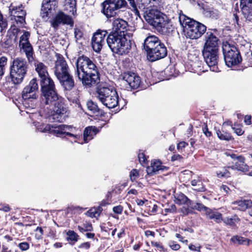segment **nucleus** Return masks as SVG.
<instances>
[{"label": "nucleus", "instance_id": "1", "mask_svg": "<svg viewBox=\"0 0 252 252\" xmlns=\"http://www.w3.org/2000/svg\"><path fill=\"white\" fill-rule=\"evenodd\" d=\"M75 74L82 81L83 85L88 87L99 82V74L95 64L88 57H79L77 60Z\"/></svg>", "mask_w": 252, "mask_h": 252}, {"label": "nucleus", "instance_id": "2", "mask_svg": "<svg viewBox=\"0 0 252 252\" xmlns=\"http://www.w3.org/2000/svg\"><path fill=\"white\" fill-rule=\"evenodd\" d=\"M144 18L147 23L162 34L169 32L172 27L171 21L168 17L155 8L147 10L144 12Z\"/></svg>", "mask_w": 252, "mask_h": 252}, {"label": "nucleus", "instance_id": "3", "mask_svg": "<svg viewBox=\"0 0 252 252\" xmlns=\"http://www.w3.org/2000/svg\"><path fill=\"white\" fill-rule=\"evenodd\" d=\"M106 42L112 52L119 55L128 54L131 49L130 41L125 32H111L107 36Z\"/></svg>", "mask_w": 252, "mask_h": 252}, {"label": "nucleus", "instance_id": "4", "mask_svg": "<svg viewBox=\"0 0 252 252\" xmlns=\"http://www.w3.org/2000/svg\"><path fill=\"white\" fill-rule=\"evenodd\" d=\"M179 21L184 28L187 38L196 39L200 38L206 32V27L185 15L179 16Z\"/></svg>", "mask_w": 252, "mask_h": 252}, {"label": "nucleus", "instance_id": "5", "mask_svg": "<svg viewBox=\"0 0 252 252\" xmlns=\"http://www.w3.org/2000/svg\"><path fill=\"white\" fill-rule=\"evenodd\" d=\"M52 105H53L51 112L52 119L59 122H63L69 114L67 107L64 103V99L58 95L54 100L45 102L40 105V107L44 108L47 106V108H48V106Z\"/></svg>", "mask_w": 252, "mask_h": 252}, {"label": "nucleus", "instance_id": "6", "mask_svg": "<svg viewBox=\"0 0 252 252\" xmlns=\"http://www.w3.org/2000/svg\"><path fill=\"white\" fill-rule=\"evenodd\" d=\"M96 97L106 107L115 108L118 104V95L111 87H100L96 91Z\"/></svg>", "mask_w": 252, "mask_h": 252}, {"label": "nucleus", "instance_id": "7", "mask_svg": "<svg viewBox=\"0 0 252 252\" xmlns=\"http://www.w3.org/2000/svg\"><path fill=\"white\" fill-rule=\"evenodd\" d=\"M27 72V63L22 58L14 59L10 66V75L11 81L14 84L21 83Z\"/></svg>", "mask_w": 252, "mask_h": 252}, {"label": "nucleus", "instance_id": "8", "mask_svg": "<svg viewBox=\"0 0 252 252\" xmlns=\"http://www.w3.org/2000/svg\"><path fill=\"white\" fill-rule=\"evenodd\" d=\"M41 87L40 105L54 100L58 95L54 81L49 76L40 79Z\"/></svg>", "mask_w": 252, "mask_h": 252}, {"label": "nucleus", "instance_id": "9", "mask_svg": "<svg viewBox=\"0 0 252 252\" xmlns=\"http://www.w3.org/2000/svg\"><path fill=\"white\" fill-rule=\"evenodd\" d=\"M224 59L228 67L237 65L241 61V57L237 48L228 42L223 43L222 46Z\"/></svg>", "mask_w": 252, "mask_h": 252}, {"label": "nucleus", "instance_id": "10", "mask_svg": "<svg viewBox=\"0 0 252 252\" xmlns=\"http://www.w3.org/2000/svg\"><path fill=\"white\" fill-rule=\"evenodd\" d=\"M38 85L37 79L35 78L32 79L29 84L23 90L22 96L24 100V105L26 107L34 108L35 105L31 103V105L28 104V101H32V100L36 99L38 97Z\"/></svg>", "mask_w": 252, "mask_h": 252}, {"label": "nucleus", "instance_id": "11", "mask_svg": "<svg viewBox=\"0 0 252 252\" xmlns=\"http://www.w3.org/2000/svg\"><path fill=\"white\" fill-rule=\"evenodd\" d=\"M75 130V128L71 126L64 125L57 126L56 124H54L52 125H46L42 131L44 132H49V133L54 134L57 136L59 137L69 136L74 137L76 139H77L80 137L79 135L74 134L71 133L74 132Z\"/></svg>", "mask_w": 252, "mask_h": 252}, {"label": "nucleus", "instance_id": "12", "mask_svg": "<svg viewBox=\"0 0 252 252\" xmlns=\"http://www.w3.org/2000/svg\"><path fill=\"white\" fill-rule=\"evenodd\" d=\"M202 54L204 60L210 67V70L214 72L219 71L218 67V50H203Z\"/></svg>", "mask_w": 252, "mask_h": 252}, {"label": "nucleus", "instance_id": "13", "mask_svg": "<svg viewBox=\"0 0 252 252\" xmlns=\"http://www.w3.org/2000/svg\"><path fill=\"white\" fill-rule=\"evenodd\" d=\"M58 7L56 0H43L42 2L40 15L42 18H47L54 15Z\"/></svg>", "mask_w": 252, "mask_h": 252}, {"label": "nucleus", "instance_id": "14", "mask_svg": "<svg viewBox=\"0 0 252 252\" xmlns=\"http://www.w3.org/2000/svg\"><path fill=\"white\" fill-rule=\"evenodd\" d=\"M107 34L106 30H97L92 38V46L95 52H99L105 44V37Z\"/></svg>", "mask_w": 252, "mask_h": 252}, {"label": "nucleus", "instance_id": "15", "mask_svg": "<svg viewBox=\"0 0 252 252\" xmlns=\"http://www.w3.org/2000/svg\"><path fill=\"white\" fill-rule=\"evenodd\" d=\"M52 27L57 30L60 24L68 25L73 27L74 22L72 18L69 16L65 14L63 12H59L54 18L51 21Z\"/></svg>", "mask_w": 252, "mask_h": 252}, {"label": "nucleus", "instance_id": "16", "mask_svg": "<svg viewBox=\"0 0 252 252\" xmlns=\"http://www.w3.org/2000/svg\"><path fill=\"white\" fill-rule=\"evenodd\" d=\"M69 73L67 63L63 57H59L55 62L54 74L57 78H62L63 75Z\"/></svg>", "mask_w": 252, "mask_h": 252}, {"label": "nucleus", "instance_id": "17", "mask_svg": "<svg viewBox=\"0 0 252 252\" xmlns=\"http://www.w3.org/2000/svg\"><path fill=\"white\" fill-rule=\"evenodd\" d=\"M161 43V40L155 35H150L146 38L144 40V48L147 52V57Z\"/></svg>", "mask_w": 252, "mask_h": 252}, {"label": "nucleus", "instance_id": "18", "mask_svg": "<svg viewBox=\"0 0 252 252\" xmlns=\"http://www.w3.org/2000/svg\"><path fill=\"white\" fill-rule=\"evenodd\" d=\"M167 50L163 43L157 46L154 51L149 54L148 59L151 62H154L163 59L167 56Z\"/></svg>", "mask_w": 252, "mask_h": 252}, {"label": "nucleus", "instance_id": "19", "mask_svg": "<svg viewBox=\"0 0 252 252\" xmlns=\"http://www.w3.org/2000/svg\"><path fill=\"white\" fill-rule=\"evenodd\" d=\"M123 80L126 81L131 88L133 89L138 88L141 83L140 77L131 72L124 73L123 75Z\"/></svg>", "mask_w": 252, "mask_h": 252}, {"label": "nucleus", "instance_id": "20", "mask_svg": "<svg viewBox=\"0 0 252 252\" xmlns=\"http://www.w3.org/2000/svg\"><path fill=\"white\" fill-rule=\"evenodd\" d=\"M206 42L203 50H218V38L212 32H208L205 35Z\"/></svg>", "mask_w": 252, "mask_h": 252}, {"label": "nucleus", "instance_id": "21", "mask_svg": "<svg viewBox=\"0 0 252 252\" xmlns=\"http://www.w3.org/2000/svg\"><path fill=\"white\" fill-rule=\"evenodd\" d=\"M167 168L162 165L160 161L158 160H152L151 165L147 167V172L148 175L153 176L157 174L159 171L166 170Z\"/></svg>", "mask_w": 252, "mask_h": 252}, {"label": "nucleus", "instance_id": "22", "mask_svg": "<svg viewBox=\"0 0 252 252\" xmlns=\"http://www.w3.org/2000/svg\"><path fill=\"white\" fill-rule=\"evenodd\" d=\"M245 160L246 159L243 156L242 157H240L238 160L234 162L233 165L229 166L228 168H230L234 170H237L242 172H247L249 170V167L246 163Z\"/></svg>", "mask_w": 252, "mask_h": 252}, {"label": "nucleus", "instance_id": "23", "mask_svg": "<svg viewBox=\"0 0 252 252\" xmlns=\"http://www.w3.org/2000/svg\"><path fill=\"white\" fill-rule=\"evenodd\" d=\"M61 85L66 90H71L74 85V82L72 76L69 73L62 76V78H59Z\"/></svg>", "mask_w": 252, "mask_h": 252}, {"label": "nucleus", "instance_id": "24", "mask_svg": "<svg viewBox=\"0 0 252 252\" xmlns=\"http://www.w3.org/2000/svg\"><path fill=\"white\" fill-rule=\"evenodd\" d=\"M102 12L108 18L114 16L116 14V10L108 0H105L102 3Z\"/></svg>", "mask_w": 252, "mask_h": 252}, {"label": "nucleus", "instance_id": "25", "mask_svg": "<svg viewBox=\"0 0 252 252\" xmlns=\"http://www.w3.org/2000/svg\"><path fill=\"white\" fill-rule=\"evenodd\" d=\"M35 70L37 73L40 79L49 76L47 67L43 63L36 62L34 63Z\"/></svg>", "mask_w": 252, "mask_h": 252}, {"label": "nucleus", "instance_id": "26", "mask_svg": "<svg viewBox=\"0 0 252 252\" xmlns=\"http://www.w3.org/2000/svg\"><path fill=\"white\" fill-rule=\"evenodd\" d=\"M127 27V23L122 19H116L113 22V32H125Z\"/></svg>", "mask_w": 252, "mask_h": 252}, {"label": "nucleus", "instance_id": "27", "mask_svg": "<svg viewBox=\"0 0 252 252\" xmlns=\"http://www.w3.org/2000/svg\"><path fill=\"white\" fill-rule=\"evenodd\" d=\"M232 204L233 208L244 211L252 206V202L251 200H241L233 202Z\"/></svg>", "mask_w": 252, "mask_h": 252}, {"label": "nucleus", "instance_id": "28", "mask_svg": "<svg viewBox=\"0 0 252 252\" xmlns=\"http://www.w3.org/2000/svg\"><path fill=\"white\" fill-rule=\"evenodd\" d=\"M97 129L95 127L89 126L86 127L84 131V140L85 142L93 138L94 135L97 132Z\"/></svg>", "mask_w": 252, "mask_h": 252}, {"label": "nucleus", "instance_id": "29", "mask_svg": "<svg viewBox=\"0 0 252 252\" xmlns=\"http://www.w3.org/2000/svg\"><path fill=\"white\" fill-rule=\"evenodd\" d=\"M206 215L208 219H213L217 223H220L222 220L221 214L212 211L210 209L207 210Z\"/></svg>", "mask_w": 252, "mask_h": 252}, {"label": "nucleus", "instance_id": "30", "mask_svg": "<svg viewBox=\"0 0 252 252\" xmlns=\"http://www.w3.org/2000/svg\"><path fill=\"white\" fill-rule=\"evenodd\" d=\"M242 11L246 15V19L252 22V3L249 4H241Z\"/></svg>", "mask_w": 252, "mask_h": 252}, {"label": "nucleus", "instance_id": "31", "mask_svg": "<svg viewBox=\"0 0 252 252\" xmlns=\"http://www.w3.org/2000/svg\"><path fill=\"white\" fill-rule=\"evenodd\" d=\"M156 0H136V6H138L139 9H148L154 5V2ZM137 10L136 9H134Z\"/></svg>", "mask_w": 252, "mask_h": 252}, {"label": "nucleus", "instance_id": "32", "mask_svg": "<svg viewBox=\"0 0 252 252\" xmlns=\"http://www.w3.org/2000/svg\"><path fill=\"white\" fill-rule=\"evenodd\" d=\"M76 1L75 0H65V10L70 14L74 15L76 12Z\"/></svg>", "mask_w": 252, "mask_h": 252}, {"label": "nucleus", "instance_id": "33", "mask_svg": "<svg viewBox=\"0 0 252 252\" xmlns=\"http://www.w3.org/2000/svg\"><path fill=\"white\" fill-rule=\"evenodd\" d=\"M231 242L235 244L249 246L251 241L250 239L239 235L233 236L230 240Z\"/></svg>", "mask_w": 252, "mask_h": 252}, {"label": "nucleus", "instance_id": "34", "mask_svg": "<svg viewBox=\"0 0 252 252\" xmlns=\"http://www.w3.org/2000/svg\"><path fill=\"white\" fill-rule=\"evenodd\" d=\"M21 48L23 49L24 52L25 53L28 61L30 63L32 62L33 61L34 58L33 57V49L31 44H28L23 46H22Z\"/></svg>", "mask_w": 252, "mask_h": 252}, {"label": "nucleus", "instance_id": "35", "mask_svg": "<svg viewBox=\"0 0 252 252\" xmlns=\"http://www.w3.org/2000/svg\"><path fill=\"white\" fill-rule=\"evenodd\" d=\"M190 201V200H189L185 195L182 193H176L175 195L174 201L176 204H187L188 206H189V201Z\"/></svg>", "mask_w": 252, "mask_h": 252}, {"label": "nucleus", "instance_id": "36", "mask_svg": "<svg viewBox=\"0 0 252 252\" xmlns=\"http://www.w3.org/2000/svg\"><path fill=\"white\" fill-rule=\"evenodd\" d=\"M87 106L89 110L96 115L101 114V111L98 108L96 104L92 100H89L87 103Z\"/></svg>", "mask_w": 252, "mask_h": 252}, {"label": "nucleus", "instance_id": "37", "mask_svg": "<svg viewBox=\"0 0 252 252\" xmlns=\"http://www.w3.org/2000/svg\"><path fill=\"white\" fill-rule=\"evenodd\" d=\"M66 240L72 243L73 244L75 243L78 239L79 235L73 230H68L66 232Z\"/></svg>", "mask_w": 252, "mask_h": 252}, {"label": "nucleus", "instance_id": "38", "mask_svg": "<svg viewBox=\"0 0 252 252\" xmlns=\"http://www.w3.org/2000/svg\"><path fill=\"white\" fill-rule=\"evenodd\" d=\"M223 222L227 225L231 227L235 226L236 223L239 221V219L237 216H234L232 218H225L222 219Z\"/></svg>", "mask_w": 252, "mask_h": 252}, {"label": "nucleus", "instance_id": "39", "mask_svg": "<svg viewBox=\"0 0 252 252\" xmlns=\"http://www.w3.org/2000/svg\"><path fill=\"white\" fill-rule=\"evenodd\" d=\"M111 4L114 7V8L117 10L123 7H125L126 4V2L125 0H108Z\"/></svg>", "mask_w": 252, "mask_h": 252}, {"label": "nucleus", "instance_id": "40", "mask_svg": "<svg viewBox=\"0 0 252 252\" xmlns=\"http://www.w3.org/2000/svg\"><path fill=\"white\" fill-rule=\"evenodd\" d=\"M189 207H190L192 209H196L198 211L204 210L206 213L207 212V210L209 209V208H207L203 204L197 203V202H193L191 200L189 201Z\"/></svg>", "mask_w": 252, "mask_h": 252}, {"label": "nucleus", "instance_id": "41", "mask_svg": "<svg viewBox=\"0 0 252 252\" xmlns=\"http://www.w3.org/2000/svg\"><path fill=\"white\" fill-rule=\"evenodd\" d=\"M30 33L28 32H24L20 38L19 46L22 47L28 44H31L29 41Z\"/></svg>", "mask_w": 252, "mask_h": 252}, {"label": "nucleus", "instance_id": "42", "mask_svg": "<svg viewBox=\"0 0 252 252\" xmlns=\"http://www.w3.org/2000/svg\"><path fill=\"white\" fill-rule=\"evenodd\" d=\"M218 137L220 139L222 140L229 141L232 139V136L230 133L224 131L223 130L220 131L218 130L216 131Z\"/></svg>", "mask_w": 252, "mask_h": 252}, {"label": "nucleus", "instance_id": "43", "mask_svg": "<svg viewBox=\"0 0 252 252\" xmlns=\"http://www.w3.org/2000/svg\"><path fill=\"white\" fill-rule=\"evenodd\" d=\"M6 40L4 42V44L7 47H10L16 44L17 42L18 38L17 36H11L7 33Z\"/></svg>", "mask_w": 252, "mask_h": 252}, {"label": "nucleus", "instance_id": "44", "mask_svg": "<svg viewBox=\"0 0 252 252\" xmlns=\"http://www.w3.org/2000/svg\"><path fill=\"white\" fill-rule=\"evenodd\" d=\"M191 184L192 186L195 187L199 186V187L194 188V189L197 191H203L205 190V188L203 185L202 181L200 180H193L191 181Z\"/></svg>", "mask_w": 252, "mask_h": 252}, {"label": "nucleus", "instance_id": "45", "mask_svg": "<svg viewBox=\"0 0 252 252\" xmlns=\"http://www.w3.org/2000/svg\"><path fill=\"white\" fill-rule=\"evenodd\" d=\"M7 62V59L6 57L4 56L0 57V78L4 74Z\"/></svg>", "mask_w": 252, "mask_h": 252}, {"label": "nucleus", "instance_id": "46", "mask_svg": "<svg viewBox=\"0 0 252 252\" xmlns=\"http://www.w3.org/2000/svg\"><path fill=\"white\" fill-rule=\"evenodd\" d=\"M100 214V210L97 208H92L86 212V215L92 218H96Z\"/></svg>", "mask_w": 252, "mask_h": 252}, {"label": "nucleus", "instance_id": "47", "mask_svg": "<svg viewBox=\"0 0 252 252\" xmlns=\"http://www.w3.org/2000/svg\"><path fill=\"white\" fill-rule=\"evenodd\" d=\"M22 16H19L18 17H13L16 24L19 27H22L25 23V17L26 14V12H22Z\"/></svg>", "mask_w": 252, "mask_h": 252}, {"label": "nucleus", "instance_id": "48", "mask_svg": "<svg viewBox=\"0 0 252 252\" xmlns=\"http://www.w3.org/2000/svg\"><path fill=\"white\" fill-rule=\"evenodd\" d=\"M78 229L80 232L83 233L86 231H91L93 230V227L91 223L86 222L83 223V226L78 225Z\"/></svg>", "mask_w": 252, "mask_h": 252}, {"label": "nucleus", "instance_id": "49", "mask_svg": "<svg viewBox=\"0 0 252 252\" xmlns=\"http://www.w3.org/2000/svg\"><path fill=\"white\" fill-rule=\"evenodd\" d=\"M20 32L21 31L15 25H13L8 31L7 33L11 36H17L18 38V35Z\"/></svg>", "mask_w": 252, "mask_h": 252}, {"label": "nucleus", "instance_id": "50", "mask_svg": "<svg viewBox=\"0 0 252 252\" xmlns=\"http://www.w3.org/2000/svg\"><path fill=\"white\" fill-rule=\"evenodd\" d=\"M217 175L219 178L228 177L230 173L226 169L223 168L217 171Z\"/></svg>", "mask_w": 252, "mask_h": 252}, {"label": "nucleus", "instance_id": "51", "mask_svg": "<svg viewBox=\"0 0 252 252\" xmlns=\"http://www.w3.org/2000/svg\"><path fill=\"white\" fill-rule=\"evenodd\" d=\"M74 37L76 42L81 40L83 36V33L82 31L78 28H74Z\"/></svg>", "mask_w": 252, "mask_h": 252}, {"label": "nucleus", "instance_id": "52", "mask_svg": "<svg viewBox=\"0 0 252 252\" xmlns=\"http://www.w3.org/2000/svg\"><path fill=\"white\" fill-rule=\"evenodd\" d=\"M22 12H26L22 9L21 7L16 8L15 9H13L11 11V15L13 17H18L19 16H22Z\"/></svg>", "mask_w": 252, "mask_h": 252}, {"label": "nucleus", "instance_id": "53", "mask_svg": "<svg viewBox=\"0 0 252 252\" xmlns=\"http://www.w3.org/2000/svg\"><path fill=\"white\" fill-rule=\"evenodd\" d=\"M139 174L136 169H133L130 173V178L131 181L133 182L139 177Z\"/></svg>", "mask_w": 252, "mask_h": 252}, {"label": "nucleus", "instance_id": "54", "mask_svg": "<svg viewBox=\"0 0 252 252\" xmlns=\"http://www.w3.org/2000/svg\"><path fill=\"white\" fill-rule=\"evenodd\" d=\"M36 233L35 234V237L37 240H40L42 238L43 234V230L41 227H37L35 229Z\"/></svg>", "mask_w": 252, "mask_h": 252}, {"label": "nucleus", "instance_id": "55", "mask_svg": "<svg viewBox=\"0 0 252 252\" xmlns=\"http://www.w3.org/2000/svg\"><path fill=\"white\" fill-rule=\"evenodd\" d=\"M168 245L169 247L174 251H177L180 249V246L174 241L169 242Z\"/></svg>", "mask_w": 252, "mask_h": 252}, {"label": "nucleus", "instance_id": "56", "mask_svg": "<svg viewBox=\"0 0 252 252\" xmlns=\"http://www.w3.org/2000/svg\"><path fill=\"white\" fill-rule=\"evenodd\" d=\"M232 128L238 135H241L244 133V131L239 126L234 125V126H232Z\"/></svg>", "mask_w": 252, "mask_h": 252}, {"label": "nucleus", "instance_id": "57", "mask_svg": "<svg viewBox=\"0 0 252 252\" xmlns=\"http://www.w3.org/2000/svg\"><path fill=\"white\" fill-rule=\"evenodd\" d=\"M18 246L22 251H26L29 248V244L27 242L20 243Z\"/></svg>", "mask_w": 252, "mask_h": 252}, {"label": "nucleus", "instance_id": "58", "mask_svg": "<svg viewBox=\"0 0 252 252\" xmlns=\"http://www.w3.org/2000/svg\"><path fill=\"white\" fill-rule=\"evenodd\" d=\"M123 208L121 205L115 206L113 208V212L117 214H121L123 212Z\"/></svg>", "mask_w": 252, "mask_h": 252}, {"label": "nucleus", "instance_id": "59", "mask_svg": "<svg viewBox=\"0 0 252 252\" xmlns=\"http://www.w3.org/2000/svg\"><path fill=\"white\" fill-rule=\"evenodd\" d=\"M176 211V207L175 205L172 204L168 208H165L164 211L166 213H175Z\"/></svg>", "mask_w": 252, "mask_h": 252}, {"label": "nucleus", "instance_id": "60", "mask_svg": "<svg viewBox=\"0 0 252 252\" xmlns=\"http://www.w3.org/2000/svg\"><path fill=\"white\" fill-rule=\"evenodd\" d=\"M90 247V243L89 242H85L80 244L78 248L84 250H88Z\"/></svg>", "mask_w": 252, "mask_h": 252}, {"label": "nucleus", "instance_id": "61", "mask_svg": "<svg viewBox=\"0 0 252 252\" xmlns=\"http://www.w3.org/2000/svg\"><path fill=\"white\" fill-rule=\"evenodd\" d=\"M202 131L207 137H210L212 135L211 132L208 130V127L206 125L202 128Z\"/></svg>", "mask_w": 252, "mask_h": 252}, {"label": "nucleus", "instance_id": "62", "mask_svg": "<svg viewBox=\"0 0 252 252\" xmlns=\"http://www.w3.org/2000/svg\"><path fill=\"white\" fill-rule=\"evenodd\" d=\"M138 157L141 163H145L147 160L145 155L143 153H139Z\"/></svg>", "mask_w": 252, "mask_h": 252}, {"label": "nucleus", "instance_id": "63", "mask_svg": "<svg viewBox=\"0 0 252 252\" xmlns=\"http://www.w3.org/2000/svg\"><path fill=\"white\" fill-rule=\"evenodd\" d=\"M151 244L153 246L156 247L158 249H159L160 251H163L164 249L163 246L160 243L157 242H152Z\"/></svg>", "mask_w": 252, "mask_h": 252}, {"label": "nucleus", "instance_id": "64", "mask_svg": "<svg viewBox=\"0 0 252 252\" xmlns=\"http://www.w3.org/2000/svg\"><path fill=\"white\" fill-rule=\"evenodd\" d=\"M187 145L188 144L184 141L180 142V143H178L177 145V148L179 150L182 149L183 148H185Z\"/></svg>", "mask_w": 252, "mask_h": 252}]
</instances>
